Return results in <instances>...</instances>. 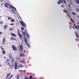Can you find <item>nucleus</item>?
I'll return each mask as SVG.
<instances>
[{
  "instance_id": "1",
  "label": "nucleus",
  "mask_w": 79,
  "mask_h": 79,
  "mask_svg": "<svg viewBox=\"0 0 79 79\" xmlns=\"http://www.w3.org/2000/svg\"><path fill=\"white\" fill-rule=\"evenodd\" d=\"M19 49V51L20 52H22L23 50V46L22 45H20V46L18 47Z\"/></svg>"
},
{
  "instance_id": "2",
  "label": "nucleus",
  "mask_w": 79,
  "mask_h": 79,
  "mask_svg": "<svg viewBox=\"0 0 79 79\" xmlns=\"http://www.w3.org/2000/svg\"><path fill=\"white\" fill-rule=\"evenodd\" d=\"M59 1L58 2V4L59 5H60L61 4V3H63V1L64 4H66V1H65L64 0H59Z\"/></svg>"
},
{
  "instance_id": "3",
  "label": "nucleus",
  "mask_w": 79,
  "mask_h": 79,
  "mask_svg": "<svg viewBox=\"0 0 79 79\" xmlns=\"http://www.w3.org/2000/svg\"><path fill=\"white\" fill-rule=\"evenodd\" d=\"M20 23L21 25H22L23 26V27H25V26H26V25L24 24V23L23 22L20 21Z\"/></svg>"
},
{
  "instance_id": "4",
  "label": "nucleus",
  "mask_w": 79,
  "mask_h": 79,
  "mask_svg": "<svg viewBox=\"0 0 79 79\" xmlns=\"http://www.w3.org/2000/svg\"><path fill=\"white\" fill-rule=\"evenodd\" d=\"M18 35H19V37H20V38H22V37H23V35H22L20 34V33H19V30H18Z\"/></svg>"
},
{
  "instance_id": "5",
  "label": "nucleus",
  "mask_w": 79,
  "mask_h": 79,
  "mask_svg": "<svg viewBox=\"0 0 79 79\" xmlns=\"http://www.w3.org/2000/svg\"><path fill=\"white\" fill-rule=\"evenodd\" d=\"M5 41H6L5 38H4L3 39V41H2V44H3V45H5Z\"/></svg>"
},
{
  "instance_id": "6",
  "label": "nucleus",
  "mask_w": 79,
  "mask_h": 79,
  "mask_svg": "<svg viewBox=\"0 0 79 79\" xmlns=\"http://www.w3.org/2000/svg\"><path fill=\"white\" fill-rule=\"evenodd\" d=\"M12 47L14 51H16V50H17V48H16L14 46H12Z\"/></svg>"
},
{
  "instance_id": "7",
  "label": "nucleus",
  "mask_w": 79,
  "mask_h": 79,
  "mask_svg": "<svg viewBox=\"0 0 79 79\" xmlns=\"http://www.w3.org/2000/svg\"><path fill=\"white\" fill-rule=\"evenodd\" d=\"M17 63L16 62H15V70H16V69H17Z\"/></svg>"
},
{
  "instance_id": "8",
  "label": "nucleus",
  "mask_w": 79,
  "mask_h": 79,
  "mask_svg": "<svg viewBox=\"0 0 79 79\" xmlns=\"http://www.w3.org/2000/svg\"><path fill=\"white\" fill-rule=\"evenodd\" d=\"M77 4H79V0H74Z\"/></svg>"
},
{
  "instance_id": "9",
  "label": "nucleus",
  "mask_w": 79,
  "mask_h": 79,
  "mask_svg": "<svg viewBox=\"0 0 79 79\" xmlns=\"http://www.w3.org/2000/svg\"><path fill=\"white\" fill-rule=\"evenodd\" d=\"M21 56H22V57H24L25 56V55L23 54V53H22L20 54Z\"/></svg>"
},
{
  "instance_id": "10",
  "label": "nucleus",
  "mask_w": 79,
  "mask_h": 79,
  "mask_svg": "<svg viewBox=\"0 0 79 79\" xmlns=\"http://www.w3.org/2000/svg\"><path fill=\"white\" fill-rule=\"evenodd\" d=\"M11 40H16V39H14L13 38V37H12V38H11Z\"/></svg>"
},
{
  "instance_id": "11",
  "label": "nucleus",
  "mask_w": 79,
  "mask_h": 79,
  "mask_svg": "<svg viewBox=\"0 0 79 79\" xmlns=\"http://www.w3.org/2000/svg\"><path fill=\"white\" fill-rule=\"evenodd\" d=\"M11 35H12V36H13L14 37H16V35L14 33H11Z\"/></svg>"
},
{
  "instance_id": "12",
  "label": "nucleus",
  "mask_w": 79,
  "mask_h": 79,
  "mask_svg": "<svg viewBox=\"0 0 79 79\" xmlns=\"http://www.w3.org/2000/svg\"><path fill=\"white\" fill-rule=\"evenodd\" d=\"M10 74H11V73H10L9 74H7V77H6V79H8V77H9V76H10Z\"/></svg>"
},
{
  "instance_id": "13",
  "label": "nucleus",
  "mask_w": 79,
  "mask_h": 79,
  "mask_svg": "<svg viewBox=\"0 0 79 79\" xmlns=\"http://www.w3.org/2000/svg\"><path fill=\"white\" fill-rule=\"evenodd\" d=\"M23 35H26V33L24 31L23 32Z\"/></svg>"
},
{
  "instance_id": "14",
  "label": "nucleus",
  "mask_w": 79,
  "mask_h": 79,
  "mask_svg": "<svg viewBox=\"0 0 79 79\" xmlns=\"http://www.w3.org/2000/svg\"><path fill=\"white\" fill-rule=\"evenodd\" d=\"M24 40L26 43V44H27V39H26V38Z\"/></svg>"
},
{
  "instance_id": "15",
  "label": "nucleus",
  "mask_w": 79,
  "mask_h": 79,
  "mask_svg": "<svg viewBox=\"0 0 79 79\" xmlns=\"http://www.w3.org/2000/svg\"><path fill=\"white\" fill-rule=\"evenodd\" d=\"M70 20H71V21L72 22V23H74V20H73V19H70Z\"/></svg>"
},
{
  "instance_id": "16",
  "label": "nucleus",
  "mask_w": 79,
  "mask_h": 79,
  "mask_svg": "<svg viewBox=\"0 0 79 79\" xmlns=\"http://www.w3.org/2000/svg\"><path fill=\"white\" fill-rule=\"evenodd\" d=\"M9 56L10 57V58H12V55H11V54H10L9 55Z\"/></svg>"
},
{
  "instance_id": "17",
  "label": "nucleus",
  "mask_w": 79,
  "mask_h": 79,
  "mask_svg": "<svg viewBox=\"0 0 79 79\" xmlns=\"http://www.w3.org/2000/svg\"><path fill=\"white\" fill-rule=\"evenodd\" d=\"M11 22H15V20L13 19H12L11 20H10Z\"/></svg>"
},
{
  "instance_id": "18",
  "label": "nucleus",
  "mask_w": 79,
  "mask_h": 79,
  "mask_svg": "<svg viewBox=\"0 0 79 79\" xmlns=\"http://www.w3.org/2000/svg\"><path fill=\"white\" fill-rule=\"evenodd\" d=\"M20 76V75L19 74L17 76V79H19V77Z\"/></svg>"
},
{
  "instance_id": "19",
  "label": "nucleus",
  "mask_w": 79,
  "mask_h": 79,
  "mask_svg": "<svg viewBox=\"0 0 79 79\" xmlns=\"http://www.w3.org/2000/svg\"><path fill=\"white\" fill-rule=\"evenodd\" d=\"M4 27H5V28H4L5 29L8 27V26H7V25H5V26H4Z\"/></svg>"
},
{
  "instance_id": "20",
  "label": "nucleus",
  "mask_w": 79,
  "mask_h": 79,
  "mask_svg": "<svg viewBox=\"0 0 79 79\" xmlns=\"http://www.w3.org/2000/svg\"><path fill=\"white\" fill-rule=\"evenodd\" d=\"M10 8H14V7L12 6H10Z\"/></svg>"
},
{
  "instance_id": "21",
  "label": "nucleus",
  "mask_w": 79,
  "mask_h": 79,
  "mask_svg": "<svg viewBox=\"0 0 79 79\" xmlns=\"http://www.w3.org/2000/svg\"><path fill=\"white\" fill-rule=\"evenodd\" d=\"M72 14L73 15H76V14L74 12H72Z\"/></svg>"
},
{
  "instance_id": "22",
  "label": "nucleus",
  "mask_w": 79,
  "mask_h": 79,
  "mask_svg": "<svg viewBox=\"0 0 79 79\" xmlns=\"http://www.w3.org/2000/svg\"><path fill=\"white\" fill-rule=\"evenodd\" d=\"M16 60H17V61H18L19 60V57H17L16 58Z\"/></svg>"
},
{
  "instance_id": "23",
  "label": "nucleus",
  "mask_w": 79,
  "mask_h": 79,
  "mask_svg": "<svg viewBox=\"0 0 79 79\" xmlns=\"http://www.w3.org/2000/svg\"><path fill=\"white\" fill-rule=\"evenodd\" d=\"M22 63H23V64H25V63H26V62H25L24 61H22Z\"/></svg>"
},
{
  "instance_id": "24",
  "label": "nucleus",
  "mask_w": 79,
  "mask_h": 79,
  "mask_svg": "<svg viewBox=\"0 0 79 79\" xmlns=\"http://www.w3.org/2000/svg\"><path fill=\"white\" fill-rule=\"evenodd\" d=\"M12 62L13 63V62H14V61H15V60L13 58H12Z\"/></svg>"
},
{
  "instance_id": "25",
  "label": "nucleus",
  "mask_w": 79,
  "mask_h": 79,
  "mask_svg": "<svg viewBox=\"0 0 79 79\" xmlns=\"http://www.w3.org/2000/svg\"><path fill=\"white\" fill-rule=\"evenodd\" d=\"M9 31H13V28H10L9 29Z\"/></svg>"
},
{
  "instance_id": "26",
  "label": "nucleus",
  "mask_w": 79,
  "mask_h": 79,
  "mask_svg": "<svg viewBox=\"0 0 79 79\" xmlns=\"http://www.w3.org/2000/svg\"><path fill=\"white\" fill-rule=\"evenodd\" d=\"M2 52L3 53V55H5V51H2Z\"/></svg>"
},
{
  "instance_id": "27",
  "label": "nucleus",
  "mask_w": 79,
  "mask_h": 79,
  "mask_svg": "<svg viewBox=\"0 0 79 79\" xmlns=\"http://www.w3.org/2000/svg\"><path fill=\"white\" fill-rule=\"evenodd\" d=\"M76 29H79V26H77V28H76Z\"/></svg>"
},
{
  "instance_id": "28",
  "label": "nucleus",
  "mask_w": 79,
  "mask_h": 79,
  "mask_svg": "<svg viewBox=\"0 0 79 79\" xmlns=\"http://www.w3.org/2000/svg\"><path fill=\"white\" fill-rule=\"evenodd\" d=\"M12 66H10V68H12V67H14V65H13V64H12Z\"/></svg>"
},
{
  "instance_id": "29",
  "label": "nucleus",
  "mask_w": 79,
  "mask_h": 79,
  "mask_svg": "<svg viewBox=\"0 0 79 79\" xmlns=\"http://www.w3.org/2000/svg\"><path fill=\"white\" fill-rule=\"evenodd\" d=\"M5 6L6 8H8V6H7V5H6L5 4Z\"/></svg>"
},
{
  "instance_id": "30",
  "label": "nucleus",
  "mask_w": 79,
  "mask_h": 79,
  "mask_svg": "<svg viewBox=\"0 0 79 79\" xmlns=\"http://www.w3.org/2000/svg\"><path fill=\"white\" fill-rule=\"evenodd\" d=\"M19 72H20V73H23V70H19Z\"/></svg>"
},
{
  "instance_id": "31",
  "label": "nucleus",
  "mask_w": 79,
  "mask_h": 79,
  "mask_svg": "<svg viewBox=\"0 0 79 79\" xmlns=\"http://www.w3.org/2000/svg\"><path fill=\"white\" fill-rule=\"evenodd\" d=\"M13 9H14L15 11H16V8H15V7H13Z\"/></svg>"
},
{
  "instance_id": "32",
  "label": "nucleus",
  "mask_w": 79,
  "mask_h": 79,
  "mask_svg": "<svg viewBox=\"0 0 79 79\" xmlns=\"http://www.w3.org/2000/svg\"><path fill=\"white\" fill-rule=\"evenodd\" d=\"M23 65H20L19 67H20V68H23Z\"/></svg>"
},
{
  "instance_id": "33",
  "label": "nucleus",
  "mask_w": 79,
  "mask_h": 79,
  "mask_svg": "<svg viewBox=\"0 0 79 79\" xmlns=\"http://www.w3.org/2000/svg\"><path fill=\"white\" fill-rule=\"evenodd\" d=\"M30 79H32V76H30Z\"/></svg>"
},
{
  "instance_id": "34",
  "label": "nucleus",
  "mask_w": 79,
  "mask_h": 79,
  "mask_svg": "<svg viewBox=\"0 0 79 79\" xmlns=\"http://www.w3.org/2000/svg\"><path fill=\"white\" fill-rule=\"evenodd\" d=\"M8 19V20H10V19H11V17H9Z\"/></svg>"
},
{
  "instance_id": "35",
  "label": "nucleus",
  "mask_w": 79,
  "mask_h": 79,
  "mask_svg": "<svg viewBox=\"0 0 79 79\" xmlns=\"http://www.w3.org/2000/svg\"><path fill=\"white\" fill-rule=\"evenodd\" d=\"M21 29L22 31H24V28H23L22 27Z\"/></svg>"
},
{
  "instance_id": "36",
  "label": "nucleus",
  "mask_w": 79,
  "mask_h": 79,
  "mask_svg": "<svg viewBox=\"0 0 79 79\" xmlns=\"http://www.w3.org/2000/svg\"><path fill=\"white\" fill-rule=\"evenodd\" d=\"M27 44V45L28 47H29H29H30V46H29V45Z\"/></svg>"
},
{
  "instance_id": "37",
  "label": "nucleus",
  "mask_w": 79,
  "mask_h": 79,
  "mask_svg": "<svg viewBox=\"0 0 79 79\" xmlns=\"http://www.w3.org/2000/svg\"><path fill=\"white\" fill-rule=\"evenodd\" d=\"M6 4L8 6H10V5L9 4L6 3Z\"/></svg>"
},
{
  "instance_id": "38",
  "label": "nucleus",
  "mask_w": 79,
  "mask_h": 79,
  "mask_svg": "<svg viewBox=\"0 0 79 79\" xmlns=\"http://www.w3.org/2000/svg\"><path fill=\"white\" fill-rule=\"evenodd\" d=\"M73 25L74 26H75V27H76V28H77V27L76 26V25L74 24Z\"/></svg>"
},
{
  "instance_id": "39",
  "label": "nucleus",
  "mask_w": 79,
  "mask_h": 79,
  "mask_svg": "<svg viewBox=\"0 0 79 79\" xmlns=\"http://www.w3.org/2000/svg\"><path fill=\"white\" fill-rule=\"evenodd\" d=\"M68 7L69 8H71V6H69V5H68Z\"/></svg>"
},
{
  "instance_id": "40",
  "label": "nucleus",
  "mask_w": 79,
  "mask_h": 79,
  "mask_svg": "<svg viewBox=\"0 0 79 79\" xmlns=\"http://www.w3.org/2000/svg\"><path fill=\"white\" fill-rule=\"evenodd\" d=\"M7 64L9 66H10V63H7Z\"/></svg>"
},
{
  "instance_id": "41",
  "label": "nucleus",
  "mask_w": 79,
  "mask_h": 79,
  "mask_svg": "<svg viewBox=\"0 0 79 79\" xmlns=\"http://www.w3.org/2000/svg\"><path fill=\"white\" fill-rule=\"evenodd\" d=\"M11 25H14V24L12 23V24H10V26H11Z\"/></svg>"
},
{
  "instance_id": "42",
  "label": "nucleus",
  "mask_w": 79,
  "mask_h": 79,
  "mask_svg": "<svg viewBox=\"0 0 79 79\" xmlns=\"http://www.w3.org/2000/svg\"><path fill=\"white\" fill-rule=\"evenodd\" d=\"M2 24H3V23L2 22H0V24H2Z\"/></svg>"
},
{
  "instance_id": "43",
  "label": "nucleus",
  "mask_w": 79,
  "mask_h": 79,
  "mask_svg": "<svg viewBox=\"0 0 79 79\" xmlns=\"http://www.w3.org/2000/svg\"><path fill=\"white\" fill-rule=\"evenodd\" d=\"M77 11H79V9H77Z\"/></svg>"
},
{
  "instance_id": "44",
  "label": "nucleus",
  "mask_w": 79,
  "mask_h": 79,
  "mask_svg": "<svg viewBox=\"0 0 79 79\" xmlns=\"http://www.w3.org/2000/svg\"><path fill=\"white\" fill-rule=\"evenodd\" d=\"M12 11H13V12L15 13V11H14V10H13L12 9Z\"/></svg>"
},
{
  "instance_id": "45",
  "label": "nucleus",
  "mask_w": 79,
  "mask_h": 79,
  "mask_svg": "<svg viewBox=\"0 0 79 79\" xmlns=\"http://www.w3.org/2000/svg\"><path fill=\"white\" fill-rule=\"evenodd\" d=\"M68 10H69L70 11H71V10H71V9H69Z\"/></svg>"
},
{
  "instance_id": "46",
  "label": "nucleus",
  "mask_w": 79,
  "mask_h": 79,
  "mask_svg": "<svg viewBox=\"0 0 79 79\" xmlns=\"http://www.w3.org/2000/svg\"><path fill=\"white\" fill-rule=\"evenodd\" d=\"M13 77V75H11V76H10V77Z\"/></svg>"
},
{
  "instance_id": "47",
  "label": "nucleus",
  "mask_w": 79,
  "mask_h": 79,
  "mask_svg": "<svg viewBox=\"0 0 79 79\" xmlns=\"http://www.w3.org/2000/svg\"><path fill=\"white\" fill-rule=\"evenodd\" d=\"M0 34H2V32H0Z\"/></svg>"
},
{
  "instance_id": "48",
  "label": "nucleus",
  "mask_w": 79,
  "mask_h": 79,
  "mask_svg": "<svg viewBox=\"0 0 79 79\" xmlns=\"http://www.w3.org/2000/svg\"><path fill=\"white\" fill-rule=\"evenodd\" d=\"M25 79H27V77H25Z\"/></svg>"
},
{
  "instance_id": "49",
  "label": "nucleus",
  "mask_w": 79,
  "mask_h": 79,
  "mask_svg": "<svg viewBox=\"0 0 79 79\" xmlns=\"http://www.w3.org/2000/svg\"><path fill=\"white\" fill-rule=\"evenodd\" d=\"M0 1H1V2H2V0H0Z\"/></svg>"
},
{
  "instance_id": "50",
  "label": "nucleus",
  "mask_w": 79,
  "mask_h": 79,
  "mask_svg": "<svg viewBox=\"0 0 79 79\" xmlns=\"http://www.w3.org/2000/svg\"><path fill=\"white\" fill-rule=\"evenodd\" d=\"M7 61H10V60H9L7 59Z\"/></svg>"
},
{
  "instance_id": "51",
  "label": "nucleus",
  "mask_w": 79,
  "mask_h": 79,
  "mask_svg": "<svg viewBox=\"0 0 79 79\" xmlns=\"http://www.w3.org/2000/svg\"><path fill=\"white\" fill-rule=\"evenodd\" d=\"M2 66V65H1V64H0V67Z\"/></svg>"
},
{
  "instance_id": "52",
  "label": "nucleus",
  "mask_w": 79,
  "mask_h": 79,
  "mask_svg": "<svg viewBox=\"0 0 79 79\" xmlns=\"http://www.w3.org/2000/svg\"><path fill=\"white\" fill-rule=\"evenodd\" d=\"M27 79H30V78H27Z\"/></svg>"
},
{
  "instance_id": "53",
  "label": "nucleus",
  "mask_w": 79,
  "mask_h": 79,
  "mask_svg": "<svg viewBox=\"0 0 79 79\" xmlns=\"http://www.w3.org/2000/svg\"><path fill=\"white\" fill-rule=\"evenodd\" d=\"M1 5H2V6H3V5L2 4H1Z\"/></svg>"
},
{
  "instance_id": "54",
  "label": "nucleus",
  "mask_w": 79,
  "mask_h": 79,
  "mask_svg": "<svg viewBox=\"0 0 79 79\" xmlns=\"http://www.w3.org/2000/svg\"><path fill=\"white\" fill-rule=\"evenodd\" d=\"M27 35H29V34H27Z\"/></svg>"
},
{
  "instance_id": "55",
  "label": "nucleus",
  "mask_w": 79,
  "mask_h": 79,
  "mask_svg": "<svg viewBox=\"0 0 79 79\" xmlns=\"http://www.w3.org/2000/svg\"><path fill=\"white\" fill-rule=\"evenodd\" d=\"M33 79H36V78H33Z\"/></svg>"
},
{
  "instance_id": "56",
  "label": "nucleus",
  "mask_w": 79,
  "mask_h": 79,
  "mask_svg": "<svg viewBox=\"0 0 79 79\" xmlns=\"http://www.w3.org/2000/svg\"><path fill=\"white\" fill-rule=\"evenodd\" d=\"M2 50H3V51H4V50L3 49H2Z\"/></svg>"
},
{
  "instance_id": "57",
  "label": "nucleus",
  "mask_w": 79,
  "mask_h": 79,
  "mask_svg": "<svg viewBox=\"0 0 79 79\" xmlns=\"http://www.w3.org/2000/svg\"><path fill=\"white\" fill-rule=\"evenodd\" d=\"M75 34H77V33H76V32H75Z\"/></svg>"
},
{
  "instance_id": "58",
  "label": "nucleus",
  "mask_w": 79,
  "mask_h": 79,
  "mask_svg": "<svg viewBox=\"0 0 79 79\" xmlns=\"http://www.w3.org/2000/svg\"><path fill=\"white\" fill-rule=\"evenodd\" d=\"M78 18L79 19V16L78 17Z\"/></svg>"
},
{
  "instance_id": "59",
  "label": "nucleus",
  "mask_w": 79,
  "mask_h": 79,
  "mask_svg": "<svg viewBox=\"0 0 79 79\" xmlns=\"http://www.w3.org/2000/svg\"><path fill=\"white\" fill-rule=\"evenodd\" d=\"M1 49H2V50H3V48H1Z\"/></svg>"
},
{
  "instance_id": "60",
  "label": "nucleus",
  "mask_w": 79,
  "mask_h": 79,
  "mask_svg": "<svg viewBox=\"0 0 79 79\" xmlns=\"http://www.w3.org/2000/svg\"><path fill=\"white\" fill-rule=\"evenodd\" d=\"M8 79H10V78H9Z\"/></svg>"
},
{
  "instance_id": "61",
  "label": "nucleus",
  "mask_w": 79,
  "mask_h": 79,
  "mask_svg": "<svg viewBox=\"0 0 79 79\" xmlns=\"http://www.w3.org/2000/svg\"><path fill=\"white\" fill-rule=\"evenodd\" d=\"M67 16H69V15H67Z\"/></svg>"
},
{
  "instance_id": "62",
  "label": "nucleus",
  "mask_w": 79,
  "mask_h": 79,
  "mask_svg": "<svg viewBox=\"0 0 79 79\" xmlns=\"http://www.w3.org/2000/svg\"><path fill=\"white\" fill-rule=\"evenodd\" d=\"M77 40H78V39H77Z\"/></svg>"
},
{
  "instance_id": "63",
  "label": "nucleus",
  "mask_w": 79,
  "mask_h": 79,
  "mask_svg": "<svg viewBox=\"0 0 79 79\" xmlns=\"http://www.w3.org/2000/svg\"><path fill=\"white\" fill-rule=\"evenodd\" d=\"M0 18H1V16H0Z\"/></svg>"
},
{
  "instance_id": "64",
  "label": "nucleus",
  "mask_w": 79,
  "mask_h": 79,
  "mask_svg": "<svg viewBox=\"0 0 79 79\" xmlns=\"http://www.w3.org/2000/svg\"><path fill=\"white\" fill-rule=\"evenodd\" d=\"M1 48H2V46H1Z\"/></svg>"
}]
</instances>
